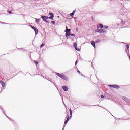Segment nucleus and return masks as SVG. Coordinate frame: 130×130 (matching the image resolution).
<instances>
[{
	"label": "nucleus",
	"mask_w": 130,
	"mask_h": 130,
	"mask_svg": "<svg viewBox=\"0 0 130 130\" xmlns=\"http://www.w3.org/2000/svg\"><path fill=\"white\" fill-rule=\"evenodd\" d=\"M70 116H68L67 120L64 122V124H67L68 122H69V119H71L72 118V115L73 114V112L72 111V109H70Z\"/></svg>",
	"instance_id": "obj_1"
},
{
	"label": "nucleus",
	"mask_w": 130,
	"mask_h": 130,
	"mask_svg": "<svg viewBox=\"0 0 130 130\" xmlns=\"http://www.w3.org/2000/svg\"><path fill=\"white\" fill-rule=\"evenodd\" d=\"M56 75L58 76V77H59V78H61V79H63V80H67V77H66V76L64 75H63L62 74L57 73Z\"/></svg>",
	"instance_id": "obj_2"
},
{
	"label": "nucleus",
	"mask_w": 130,
	"mask_h": 130,
	"mask_svg": "<svg viewBox=\"0 0 130 130\" xmlns=\"http://www.w3.org/2000/svg\"><path fill=\"white\" fill-rule=\"evenodd\" d=\"M110 88H114V89H119V86L117 85H108Z\"/></svg>",
	"instance_id": "obj_3"
},
{
	"label": "nucleus",
	"mask_w": 130,
	"mask_h": 130,
	"mask_svg": "<svg viewBox=\"0 0 130 130\" xmlns=\"http://www.w3.org/2000/svg\"><path fill=\"white\" fill-rule=\"evenodd\" d=\"M41 18H42V19L43 21H44V22H47V20H48V19H49V17H48L47 16H42Z\"/></svg>",
	"instance_id": "obj_4"
},
{
	"label": "nucleus",
	"mask_w": 130,
	"mask_h": 130,
	"mask_svg": "<svg viewBox=\"0 0 130 130\" xmlns=\"http://www.w3.org/2000/svg\"><path fill=\"white\" fill-rule=\"evenodd\" d=\"M96 33H106V30L104 29H97L95 30Z\"/></svg>",
	"instance_id": "obj_5"
},
{
	"label": "nucleus",
	"mask_w": 130,
	"mask_h": 130,
	"mask_svg": "<svg viewBox=\"0 0 130 130\" xmlns=\"http://www.w3.org/2000/svg\"><path fill=\"white\" fill-rule=\"evenodd\" d=\"M30 27H31L32 29H33V30H34L36 34H38V29H37V28H36V27H35L32 25H30Z\"/></svg>",
	"instance_id": "obj_6"
},
{
	"label": "nucleus",
	"mask_w": 130,
	"mask_h": 130,
	"mask_svg": "<svg viewBox=\"0 0 130 130\" xmlns=\"http://www.w3.org/2000/svg\"><path fill=\"white\" fill-rule=\"evenodd\" d=\"M50 17H49V19L51 20H53V18H54V15H53V13H49Z\"/></svg>",
	"instance_id": "obj_7"
},
{
	"label": "nucleus",
	"mask_w": 130,
	"mask_h": 130,
	"mask_svg": "<svg viewBox=\"0 0 130 130\" xmlns=\"http://www.w3.org/2000/svg\"><path fill=\"white\" fill-rule=\"evenodd\" d=\"M0 84L2 85L3 88H5L6 87V83L3 80H0Z\"/></svg>",
	"instance_id": "obj_8"
},
{
	"label": "nucleus",
	"mask_w": 130,
	"mask_h": 130,
	"mask_svg": "<svg viewBox=\"0 0 130 130\" xmlns=\"http://www.w3.org/2000/svg\"><path fill=\"white\" fill-rule=\"evenodd\" d=\"M73 45H74L76 50H77V51H80V49L78 48V47H77V43L74 42L73 44Z\"/></svg>",
	"instance_id": "obj_9"
},
{
	"label": "nucleus",
	"mask_w": 130,
	"mask_h": 130,
	"mask_svg": "<svg viewBox=\"0 0 130 130\" xmlns=\"http://www.w3.org/2000/svg\"><path fill=\"white\" fill-rule=\"evenodd\" d=\"M62 89L64 91H69V88H68V86H62Z\"/></svg>",
	"instance_id": "obj_10"
},
{
	"label": "nucleus",
	"mask_w": 130,
	"mask_h": 130,
	"mask_svg": "<svg viewBox=\"0 0 130 130\" xmlns=\"http://www.w3.org/2000/svg\"><path fill=\"white\" fill-rule=\"evenodd\" d=\"M91 44L94 47V48H96V43L94 41H91Z\"/></svg>",
	"instance_id": "obj_11"
},
{
	"label": "nucleus",
	"mask_w": 130,
	"mask_h": 130,
	"mask_svg": "<svg viewBox=\"0 0 130 130\" xmlns=\"http://www.w3.org/2000/svg\"><path fill=\"white\" fill-rule=\"evenodd\" d=\"M99 28H101V29H103V25L101 24L98 25L97 29H99Z\"/></svg>",
	"instance_id": "obj_12"
},
{
	"label": "nucleus",
	"mask_w": 130,
	"mask_h": 130,
	"mask_svg": "<svg viewBox=\"0 0 130 130\" xmlns=\"http://www.w3.org/2000/svg\"><path fill=\"white\" fill-rule=\"evenodd\" d=\"M66 33H70L71 29H68V26H66Z\"/></svg>",
	"instance_id": "obj_13"
},
{
	"label": "nucleus",
	"mask_w": 130,
	"mask_h": 130,
	"mask_svg": "<svg viewBox=\"0 0 130 130\" xmlns=\"http://www.w3.org/2000/svg\"><path fill=\"white\" fill-rule=\"evenodd\" d=\"M66 36H70V35H71V33H70V32H66Z\"/></svg>",
	"instance_id": "obj_14"
},
{
	"label": "nucleus",
	"mask_w": 130,
	"mask_h": 130,
	"mask_svg": "<svg viewBox=\"0 0 130 130\" xmlns=\"http://www.w3.org/2000/svg\"><path fill=\"white\" fill-rule=\"evenodd\" d=\"M44 45H45L44 43H43L41 44V45L40 46V48H42V47H44Z\"/></svg>",
	"instance_id": "obj_15"
},
{
	"label": "nucleus",
	"mask_w": 130,
	"mask_h": 130,
	"mask_svg": "<svg viewBox=\"0 0 130 130\" xmlns=\"http://www.w3.org/2000/svg\"><path fill=\"white\" fill-rule=\"evenodd\" d=\"M36 21L37 23H39V22H40V19H36Z\"/></svg>",
	"instance_id": "obj_16"
},
{
	"label": "nucleus",
	"mask_w": 130,
	"mask_h": 130,
	"mask_svg": "<svg viewBox=\"0 0 130 130\" xmlns=\"http://www.w3.org/2000/svg\"><path fill=\"white\" fill-rule=\"evenodd\" d=\"M74 14H75V11H74L73 12L71 13L70 14V16H73L74 15Z\"/></svg>",
	"instance_id": "obj_17"
},
{
	"label": "nucleus",
	"mask_w": 130,
	"mask_h": 130,
	"mask_svg": "<svg viewBox=\"0 0 130 130\" xmlns=\"http://www.w3.org/2000/svg\"><path fill=\"white\" fill-rule=\"evenodd\" d=\"M34 63L36 64V66H37L38 64V61H34Z\"/></svg>",
	"instance_id": "obj_18"
},
{
	"label": "nucleus",
	"mask_w": 130,
	"mask_h": 130,
	"mask_svg": "<svg viewBox=\"0 0 130 130\" xmlns=\"http://www.w3.org/2000/svg\"><path fill=\"white\" fill-rule=\"evenodd\" d=\"M126 48L127 49H129V45H128V44L126 45Z\"/></svg>",
	"instance_id": "obj_19"
},
{
	"label": "nucleus",
	"mask_w": 130,
	"mask_h": 130,
	"mask_svg": "<svg viewBox=\"0 0 130 130\" xmlns=\"http://www.w3.org/2000/svg\"><path fill=\"white\" fill-rule=\"evenodd\" d=\"M71 36H75V34H70Z\"/></svg>",
	"instance_id": "obj_20"
},
{
	"label": "nucleus",
	"mask_w": 130,
	"mask_h": 130,
	"mask_svg": "<svg viewBox=\"0 0 130 130\" xmlns=\"http://www.w3.org/2000/svg\"><path fill=\"white\" fill-rule=\"evenodd\" d=\"M51 23L52 24H55V21H51Z\"/></svg>",
	"instance_id": "obj_21"
},
{
	"label": "nucleus",
	"mask_w": 130,
	"mask_h": 130,
	"mask_svg": "<svg viewBox=\"0 0 130 130\" xmlns=\"http://www.w3.org/2000/svg\"><path fill=\"white\" fill-rule=\"evenodd\" d=\"M8 13H9V14H12V11H8Z\"/></svg>",
	"instance_id": "obj_22"
},
{
	"label": "nucleus",
	"mask_w": 130,
	"mask_h": 130,
	"mask_svg": "<svg viewBox=\"0 0 130 130\" xmlns=\"http://www.w3.org/2000/svg\"><path fill=\"white\" fill-rule=\"evenodd\" d=\"M101 98H104V96L103 95H101Z\"/></svg>",
	"instance_id": "obj_23"
},
{
	"label": "nucleus",
	"mask_w": 130,
	"mask_h": 130,
	"mask_svg": "<svg viewBox=\"0 0 130 130\" xmlns=\"http://www.w3.org/2000/svg\"><path fill=\"white\" fill-rule=\"evenodd\" d=\"M104 28H105V29H107V28H108V26H104Z\"/></svg>",
	"instance_id": "obj_24"
},
{
	"label": "nucleus",
	"mask_w": 130,
	"mask_h": 130,
	"mask_svg": "<svg viewBox=\"0 0 130 130\" xmlns=\"http://www.w3.org/2000/svg\"><path fill=\"white\" fill-rule=\"evenodd\" d=\"M77 72L78 73V74H81V72H80L79 70L77 71Z\"/></svg>",
	"instance_id": "obj_25"
},
{
	"label": "nucleus",
	"mask_w": 130,
	"mask_h": 130,
	"mask_svg": "<svg viewBox=\"0 0 130 130\" xmlns=\"http://www.w3.org/2000/svg\"><path fill=\"white\" fill-rule=\"evenodd\" d=\"M76 63H77V61H76Z\"/></svg>",
	"instance_id": "obj_26"
},
{
	"label": "nucleus",
	"mask_w": 130,
	"mask_h": 130,
	"mask_svg": "<svg viewBox=\"0 0 130 130\" xmlns=\"http://www.w3.org/2000/svg\"><path fill=\"white\" fill-rule=\"evenodd\" d=\"M93 17H92V19H93Z\"/></svg>",
	"instance_id": "obj_27"
}]
</instances>
